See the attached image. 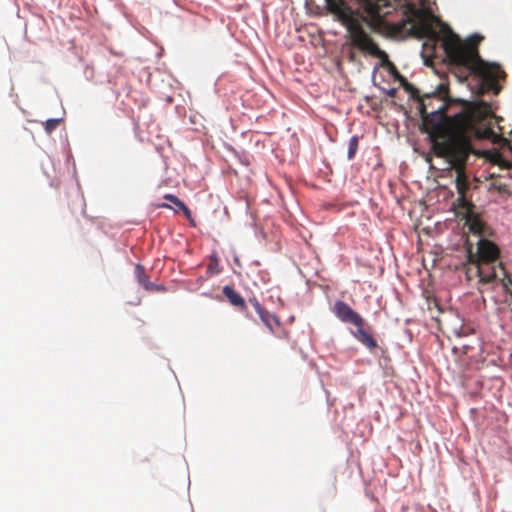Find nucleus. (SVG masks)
I'll return each instance as SVG.
<instances>
[{"mask_svg":"<svg viewBox=\"0 0 512 512\" xmlns=\"http://www.w3.org/2000/svg\"><path fill=\"white\" fill-rule=\"evenodd\" d=\"M164 199L170 201L172 204H174L176 201L180 203V199L173 194H166Z\"/></svg>","mask_w":512,"mask_h":512,"instance_id":"obj_21","label":"nucleus"},{"mask_svg":"<svg viewBox=\"0 0 512 512\" xmlns=\"http://www.w3.org/2000/svg\"><path fill=\"white\" fill-rule=\"evenodd\" d=\"M222 292L232 306L239 308L241 311L247 309L244 298L233 287L226 285L223 287Z\"/></svg>","mask_w":512,"mask_h":512,"instance_id":"obj_10","label":"nucleus"},{"mask_svg":"<svg viewBox=\"0 0 512 512\" xmlns=\"http://www.w3.org/2000/svg\"><path fill=\"white\" fill-rule=\"evenodd\" d=\"M366 13V18L374 24L380 25L386 15L393 9L391 0H355Z\"/></svg>","mask_w":512,"mask_h":512,"instance_id":"obj_8","label":"nucleus"},{"mask_svg":"<svg viewBox=\"0 0 512 512\" xmlns=\"http://www.w3.org/2000/svg\"><path fill=\"white\" fill-rule=\"evenodd\" d=\"M161 207H164V208H170V205L168 204H162Z\"/></svg>","mask_w":512,"mask_h":512,"instance_id":"obj_24","label":"nucleus"},{"mask_svg":"<svg viewBox=\"0 0 512 512\" xmlns=\"http://www.w3.org/2000/svg\"><path fill=\"white\" fill-rule=\"evenodd\" d=\"M430 144L431 152L443 158L449 166L467 164L470 155L476 151L472 144L470 130H420ZM479 136H498L494 130H475Z\"/></svg>","mask_w":512,"mask_h":512,"instance_id":"obj_3","label":"nucleus"},{"mask_svg":"<svg viewBox=\"0 0 512 512\" xmlns=\"http://www.w3.org/2000/svg\"><path fill=\"white\" fill-rule=\"evenodd\" d=\"M409 13L406 20L396 26L398 31L403 29L406 24H409L410 33L417 38H436V32L423 10L411 7L409 8Z\"/></svg>","mask_w":512,"mask_h":512,"instance_id":"obj_7","label":"nucleus"},{"mask_svg":"<svg viewBox=\"0 0 512 512\" xmlns=\"http://www.w3.org/2000/svg\"><path fill=\"white\" fill-rule=\"evenodd\" d=\"M511 138H501L503 146H506L512 152V130L510 131Z\"/></svg>","mask_w":512,"mask_h":512,"instance_id":"obj_19","label":"nucleus"},{"mask_svg":"<svg viewBox=\"0 0 512 512\" xmlns=\"http://www.w3.org/2000/svg\"><path fill=\"white\" fill-rule=\"evenodd\" d=\"M354 57H355L354 52H350L349 59H350L351 61H353V60H354Z\"/></svg>","mask_w":512,"mask_h":512,"instance_id":"obj_23","label":"nucleus"},{"mask_svg":"<svg viewBox=\"0 0 512 512\" xmlns=\"http://www.w3.org/2000/svg\"><path fill=\"white\" fill-rule=\"evenodd\" d=\"M326 4L328 10L347 27L353 47L374 57L387 60V54L378 47L358 23L356 10L352 9L345 0H326Z\"/></svg>","mask_w":512,"mask_h":512,"instance_id":"obj_4","label":"nucleus"},{"mask_svg":"<svg viewBox=\"0 0 512 512\" xmlns=\"http://www.w3.org/2000/svg\"><path fill=\"white\" fill-rule=\"evenodd\" d=\"M174 205L177 207L178 210H181L183 211L184 215L187 217V218H190L191 217V211L189 210V208L185 205L184 202H182L180 200V203H178L177 201L174 203Z\"/></svg>","mask_w":512,"mask_h":512,"instance_id":"obj_17","label":"nucleus"},{"mask_svg":"<svg viewBox=\"0 0 512 512\" xmlns=\"http://www.w3.org/2000/svg\"><path fill=\"white\" fill-rule=\"evenodd\" d=\"M390 67L394 78L415 100V109L423 121L420 128H492L494 121H497L490 106L485 103L472 109L460 107L459 111L452 112L454 101L449 96L447 84L442 83L434 92L421 96L419 90L392 63Z\"/></svg>","mask_w":512,"mask_h":512,"instance_id":"obj_1","label":"nucleus"},{"mask_svg":"<svg viewBox=\"0 0 512 512\" xmlns=\"http://www.w3.org/2000/svg\"><path fill=\"white\" fill-rule=\"evenodd\" d=\"M476 262V259L473 258V252L471 248H468V256H467V264H466V275L469 280L473 278H478L479 276L475 275V270L472 268Z\"/></svg>","mask_w":512,"mask_h":512,"instance_id":"obj_14","label":"nucleus"},{"mask_svg":"<svg viewBox=\"0 0 512 512\" xmlns=\"http://www.w3.org/2000/svg\"><path fill=\"white\" fill-rule=\"evenodd\" d=\"M442 46L449 64L458 70L456 75L460 81L474 73L489 90H493L495 94L499 92L497 81L505 76V72L499 64L488 63L480 58L476 41L462 40L451 32L442 40Z\"/></svg>","mask_w":512,"mask_h":512,"instance_id":"obj_2","label":"nucleus"},{"mask_svg":"<svg viewBox=\"0 0 512 512\" xmlns=\"http://www.w3.org/2000/svg\"><path fill=\"white\" fill-rule=\"evenodd\" d=\"M259 317L263 324L268 328V330L272 333H276V328L280 326V320L277 316L265 310L263 313L259 314Z\"/></svg>","mask_w":512,"mask_h":512,"instance_id":"obj_12","label":"nucleus"},{"mask_svg":"<svg viewBox=\"0 0 512 512\" xmlns=\"http://www.w3.org/2000/svg\"><path fill=\"white\" fill-rule=\"evenodd\" d=\"M466 225L468 226V230L470 232L479 236V239L485 236L486 226L477 216L469 215L466 219Z\"/></svg>","mask_w":512,"mask_h":512,"instance_id":"obj_11","label":"nucleus"},{"mask_svg":"<svg viewBox=\"0 0 512 512\" xmlns=\"http://www.w3.org/2000/svg\"><path fill=\"white\" fill-rule=\"evenodd\" d=\"M499 249L492 241L480 238L477 242V251L473 253L476 259L474 266L475 275L479 276V283H500L506 286L507 272L503 265L498 262Z\"/></svg>","mask_w":512,"mask_h":512,"instance_id":"obj_5","label":"nucleus"},{"mask_svg":"<svg viewBox=\"0 0 512 512\" xmlns=\"http://www.w3.org/2000/svg\"><path fill=\"white\" fill-rule=\"evenodd\" d=\"M63 122L62 118H49L45 121V128H56L57 126L61 125Z\"/></svg>","mask_w":512,"mask_h":512,"instance_id":"obj_16","label":"nucleus"},{"mask_svg":"<svg viewBox=\"0 0 512 512\" xmlns=\"http://www.w3.org/2000/svg\"><path fill=\"white\" fill-rule=\"evenodd\" d=\"M217 266H218V262L217 261H215L214 263H210L208 265V270L211 271L213 274H218L220 271L217 268Z\"/></svg>","mask_w":512,"mask_h":512,"instance_id":"obj_20","label":"nucleus"},{"mask_svg":"<svg viewBox=\"0 0 512 512\" xmlns=\"http://www.w3.org/2000/svg\"><path fill=\"white\" fill-rule=\"evenodd\" d=\"M250 304L254 307L255 311L259 314L263 313L266 309L262 307L256 298L249 299Z\"/></svg>","mask_w":512,"mask_h":512,"instance_id":"obj_18","label":"nucleus"},{"mask_svg":"<svg viewBox=\"0 0 512 512\" xmlns=\"http://www.w3.org/2000/svg\"><path fill=\"white\" fill-rule=\"evenodd\" d=\"M135 275L141 286L146 290H151L153 288V284L149 281L148 276L146 275L145 269L142 265L137 264L135 267Z\"/></svg>","mask_w":512,"mask_h":512,"instance_id":"obj_13","label":"nucleus"},{"mask_svg":"<svg viewBox=\"0 0 512 512\" xmlns=\"http://www.w3.org/2000/svg\"><path fill=\"white\" fill-rule=\"evenodd\" d=\"M466 166L467 164H461L460 166H451L453 170L456 172L455 185L457 189V193L459 195L457 201L459 205L462 207H466L469 203L466 200V193L470 189V182L468 176L466 175Z\"/></svg>","mask_w":512,"mask_h":512,"instance_id":"obj_9","label":"nucleus"},{"mask_svg":"<svg viewBox=\"0 0 512 512\" xmlns=\"http://www.w3.org/2000/svg\"><path fill=\"white\" fill-rule=\"evenodd\" d=\"M333 313L343 323L351 324L356 327L353 333L354 337L370 350L377 347V342L373 336L365 329L366 322L364 318L353 310L346 302L338 300L333 306Z\"/></svg>","mask_w":512,"mask_h":512,"instance_id":"obj_6","label":"nucleus"},{"mask_svg":"<svg viewBox=\"0 0 512 512\" xmlns=\"http://www.w3.org/2000/svg\"><path fill=\"white\" fill-rule=\"evenodd\" d=\"M358 143H359V138L357 136H353L350 141H349V146H348V159L351 160L354 158L356 152H357V149H358Z\"/></svg>","mask_w":512,"mask_h":512,"instance_id":"obj_15","label":"nucleus"},{"mask_svg":"<svg viewBox=\"0 0 512 512\" xmlns=\"http://www.w3.org/2000/svg\"><path fill=\"white\" fill-rule=\"evenodd\" d=\"M396 93H397V89H395V88H391L390 90L387 91V94L390 97H395Z\"/></svg>","mask_w":512,"mask_h":512,"instance_id":"obj_22","label":"nucleus"}]
</instances>
